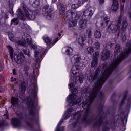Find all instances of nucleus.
<instances>
[{
  "label": "nucleus",
  "instance_id": "nucleus-1",
  "mask_svg": "<svg viewBox=\"0 0 131 131\" xmlns=\"http://www.w3.org/2000/svg\"><path fill=\"white\" fill-rule=\"evenodd\" d=\"M120 45L116 44L115 49V59L112 62L109 67H106V68L103 73H102L101 76L98 79L97 81L95 82L93 85V89L92 90L91 92L89 94L88 99L87 100H94V99L97 97L98 93L100 92V90L102 89V86L107 79L111 75L114 69H116V67L120 64V62L125 57H127L131 53V41H128L126 48L124 50L120 53ZM118 53H120L118 55Z\"/></svg>",
  "mask_w": 131,
  "mask_h": 131
},
{
  "label": "nucleus",
  "instance_id": "nucleus-2",
  "mask_svg": "<svg viewBox=\"0 0 131 131\" xmlns=\"http://www.w3.org/2000/svg\"><path fill=\"white\" fill-rule=\"evenodd\" d=\"M127 27H128V23L126 19L120 16L117 24H110L107 31L109 33H117L118 36H119V33L122 32H125Z\"/></svg>",
  "mask_w": 131,
  "mask_h": 131
},
{
  "label": "nucleus",
  "instance_id": "nucleus-3",
  "mask_svg": "<svg viewBox=\"0 0 131 131\" xmlns=\"http://www.w3.org/2000/svg\"><path fill=\"white\" fill-rule=\"evenodd\" d=\"M37 106L35 103L31 101L28 105V110L30 113L29 115H26L25 116L24 119L27 122V125L33 130V125L36 123H38V117L35 116V109Z\"/></svg>",
  "mask_w": 131,
  "mask_h": 131
},
{
  "label": "nucleus",
  "instance_id": "nucleus-4",
  "mask_svg": "<svg viewBox=\"0 0 131 131\" xmlns=\"http://www.w3.org/2000/svg\"><path fill=\"white\" fill-rule=\"evenodd\" d=\"M23 10L24 11V15L22 13V9L19 8L17 10L16 15L18 19H20V20H22L23 21H25L26 18H27L28 20H32L35 19L36 12L29 10L25 5L23 6Z\"/></svg>",
  "mask_w": 131,
  "mask_h": 131
},
{
  "label": "nucleus",
  "instance_id": "nucleus-5",
  "mask_svg": "<svg viewBox=\"0 0 131 131\" xmlns=\"http://www.w3.org/2000/svg\"><path fill=\"white\" fill-rule=\"evenodd\" d=\"M77 77H78V80L80 82V83H82L83 82V79L84 78L83 77V74H79V69L77 67H73L72 68L71 75L70 76V79L71 82L69 84V88L71 89V88H74V82L77 81Z\"/></svg>",
  "mask_w": 131,
  "mask_h": 131
},
{
  "label": "nucleus",
  "instance_id": "nucleus-6",
  "mask_svg": "<svg viewBox=\"0 0 131 131\" xmlns=\"http://www.w3.org/2000/svg\"><path fill=\"white\" fill-rule=\"evenodd\" d=\"M7 48L9 51L10 58L12 61H14V60L17 64H20V65L24 63V59H25V57L21 51H18V54H14V49L12 46L8 45Z\"/></svg>",
  "mask_w": 131,
  "mask_h": 131
},
{
  "label": "nucleus",
  "instance_id": "nucleus-7",
  "mask_svg": "<svg viewBox=\"0 0 131 131\" xmlns=\"http://www.w3.org/2000/svg\"><path fill=\"white\" fill-rule=\"evenodd\" d=\"M72 94L69 95L67 97V99L69 100L70 103L69 104V107H72V106H74L75 105H78V106H80L81 105V100H82V98H78L77 100H76V94L77 93V89L73 88L72 89Z\"/></svg>",
  "mask_w": 131,
  "mask_h": 131
},
{
  "label": "nucleus",
  "instance_id": "nucleus-8",
  "mask_svg": "<svg viewBox=\"0 0 131 131\" xmlns=\"http://www.w3.org/2000/svg\"><path fill=\"white\" fill-rule=\"evenodd\" d=\"M98 115L92 118L94 121V127H100L103 123V104H100L98 110Z\"/></svg>",
  "mask_w": 131,
  "mask_h": 131
},
{
  "label": "nucleus",
  "instance_id": "nucleus-9",
  "mask_svg": "<svg viewBox=\"0 0 131 131\" xmlns=\"http://www.w3.org/2000/svg\"><path fill=\"white\" fill-rule=\"evenodd\" d=\"M22 38L24 40L23 41L19 40L18 38L15 40V43L16 46L27 47L28 46V45H31V42H32V39H31V37H30V35L28 34L25 33L23 35Z\"/></svg>",
  "mask_w": 131,
  "mask_h": 131
},
{
  "label": "nucleus",
  "instance_id": "nucleus-10",
  "mask_svg": "<svg viewBox=\"0 0 131 131\" xmlns=\"http://www.w3.org/2000/svg\"><path fill=\"white\" fill-rule=\"evenodd\" d=\"M45 56V51L42 50H37L34 52V57L35 58V62L36 63L35 67L36 69H38L40 67V62L42 61V58Z\"/></svg>",
  "mask_w": 131,
  "mask_h": 131
},
{
  "label": "nucleus",
  "instance_id": "nucleus-11",
  "mask_svg": "<svg viewBox=\"0 0 131 131\" xmlns=\"http://www.w3.org/2000/svg\"><path fill=\"white\" fill-rule=\"evenodd\" d=\"M42 14L47 18H54V11L51 8L49 7V5H46L43 6L42 9Z\"/></svg>",
  "mask_w": 131,
  "mask_h": 131
},
{
  "label": "nucleus",
  "instance_id": "nucleus-12",
  "mask_svg": "<svg viewBox=\"0 0 131 131\" xmlns=\"http://www.w3.org/2000/svg\"><path fill=\"white\" fill-rule=\"evenodd\" d=\"M65 17L68 19V20H70V19H72L73 18H75L76 19H79V17H80V15L77 13V12H72L71 10H68L67 13L65 14Z\"/></svg>",
  "mask_w": 131,
  "mask_h": 131
},
{
  "label": "nucleus",
  "instance_id": "nucleus-13",
  "mask_svg": "<svg viewBox=\"0 0 131 131\" xmlns=\"http://www.w3.org/2000/svg\"><path fill=\"white\" fill-rule=\"evenodd\" d=\"M110 58V50L108 49V45L103 49L101 55V59L102 61H106Z\"/></svg>",
  "mask_w": 131,
  "mask_h": 131
},
{
  "label": "nucleus",
  "instance_id": "nucleus-14",
  "mask_svg": "<svg viewBox=\"0 0 131 131\" xmlns=\"http://www.w3.org/2000/svg\"><path fill=\"white\" fill-rule=\"evenodd\" d=\"M81 117V112H78L76 113H75L73 115V118H72V120L76 119L77 118V120L76 122L73 123V126L74 127H76V126H79V124H80V123H79V118Z\"/></svg>",
  "mask_w": 131,
  "mask_h": 131
},
{
  "label": "nucleus",
  "instance_id": "nucleus-15",
  "mask_svg": "<svg viewBox=\"0 0 131 131\" xmlns=\"http://www.w3.org/2000/svg\"><path fill=\"white\" fill-rule=\"evenodd\" d=\"M94 11L93 7H89L83 12V16L86 17V18H88V19H91L92 16H93L94 14Z\"/></svg>",
  "mask_w": 131,
  "mask_h": 131
},
{
  "label": "nucleus",
  "instance_id": "nucleus-16",
  "mask_svg": "<svg viewBox=\"0 0 131 131\" xmlns=\"http://www.w3.org/2000/svg\"><path fill=\"white\" fill-rule=\"evenodd\" d=\"M43 39L45 41V42H46V45L47 46H49V47H53L55 43H56L58 41V38H56L54 42H52V39L49 38V37L47 36H45L43 37Z\"/></svg>",
  "mask_w": 131,
  "mask_h": 131
},
{
  "label": "nucleus",
  "instance_id": "nucleus-17",
  "mask_svg": "<svg viewBox=\"0 0 131 131\" xmlns=\"http://www.w3.org/2000/svg\"><path fill=\"white\" fill-rule=\"evenodd\" d=\"M101 69H102V67L99 66L96 69L95 73L93 75H90V77H88L89 80H95V79L97 78L98 75L100 74V72H101Z\"/></svg>",
  "mask_w": 131,
  "mask_h": 131
},
{
  "label": "nucleus",
  "instance_id": "nucleus-18",
  "mask_svg": "<svg viewBox=\"0 0 131 131\" xmlns=\"http://www.w3.org/2000/svg\"><path fill=\"white\" fill-rule=\"evenodd\" d=\"M11 122L13 127H20L22 125L21 120L18 118H14L12 119Z\"/></svg>",
  "mask_w": 131,
  "mask_h": 131
},
{
  "label": "nucleus",
  "instance_id": "nucleus-19",
  "mask_svg": "<svg viewBox=\"0 0 131 131\" xmlns=\"http://www.w3.org/2000/svg\"><path fill=\"white\" fill-rule=\"evenodd\" d=\"M77 20H78V19H76V18H70V19H68L69 27H74V26H76L77 24Z\"/></svg>",
  "mask_w": 131,
  "mask_h": 131
},
{
  "label": "nucleus",
  "instance_id": "nucleus-20",
  "mask_svg": "<svg viewBox=\"0 0 131 131\" xmlns=\"http://www.w3.org/2000/svg\"><path fill=\"white\" fill-rule=\"evenodd\" d=\"M86 23H88V20L86 19L83 18H81L79 22L80 28H82V29L86 28Z\"/></svg>",
  "mask_w": 131,
  "mask_h": 131
},
{
  "label": "nucleus",
  "instance_id": "nucleus-21",
  "mask_svg": "<svg viewBox=\"0 0 131 131\" xmlns=\"http://www.w3.org/2000/svg\"><path fill=\"white\" fill-rule=\"evenodd\" d=\"M118 7H119V5H118V0H113V5L111 7L112 11L116 12V11L118 10Z\"/></svg>",
  "mask_w": 131,
  "mask_h": 131
},
{
  "label": "nucleus",
  "instance_id": "nucleus-22",
  "mask_svg": "<svg viewBox=\"0 0 131 131\" xmlns=\"http://www.w3.org/2000/svg\"><path fill=\"white\" fill-rule=\"evenodd\" d=\"M63 122V119H62L61 120H60V122L57 125L56 127V129L55 130V131H64V130L65 129V127L64 126L61 127V124H62Z\"/></svg>",
  "mask_w": 131,
  "mask_h": 131
},
{
  "label": "nucleus",
  "instance_id": "nucleus-23",
  "mask_svg": "<svg viewBox=\"0 0 131 131\" xmlns=\"http://www.w3.org/2000/svg\"><path fill=\"white\" fill-rule=\"evenodd\" d=\"M66 55H68V56H72L73 53V49H72V47L67 46L66 48Z\"/></svg>",
  "mask_w": 131,
  "mask_h": 131
},
{
  "label": "nucleus",
  "instance_id": "nucleus-24",
  "mask_svg": "<svg viewBox=\"0 0 131 131\" xmlns=\"http://www.w3.org/2000/svg\"><path fill=\"white\" fill-rule=\"evenodd\" d=\"M72 111H73V110L72 108L67 110V111L64 114V119H68V118L70 117Z\"/></svg>",
  "mask_w": 131,
  "mask_h": 131
},
{
  "label": "nucleus",
  "instance_id": "nucleus-25",
  "mask_svg": "<svg viewBox=\"0 0 131 131\" xmlns=\"http://www.w3.org/2000/svg\"><path fill=\"white\" fill-rule=\"evenodd\" d=\"M31 86H32L33 89H31L32 91V93L34 98H36V95H37V92L35 91V85L34 83H32Z\"/></svg>",
  "mask_w": 131,
  "mask_h": 131
},
{
  "label": "nucleus",
  "instance_id": "nucleus-26",
  "mask_svg": "<svg viewBox=\"0 0 131 131\" xmlns=\"http://www.w3.org/2000/svg\"><path fill=\"white\" fill-rule=\"evenodd\" d=\"M11 104L13 106H16L19 104V100L14 97H11Z\"/></svg>",
  "mask_w": 131,
  "mask_h": 131
},
{
  "label": "nucleus",
  "instance_id": "nucleus-27",
  "mask_svg": "<svg viewBox=\"0 0 131 131\" xmlns=\"http://www.w3.org/2000/svg\"><path fill=\"white\" fill-rule=\"evenodd\" d=\"M59 10L60 14L65 15V6H64L63 4L60 3L59 4Z\"/></svg>",
  "mask_w": 131,
  "mask_h": 131
},
{
  "label": "nucleus",
  "instance_id": "nucleus-28",
  "mask_svg": "<svg viewBox=\"0 0 131 131\" xmlns=\"http://www.w3.org/2000/svg\"><path fill=\"white\" fill-rule=\"evenodd\" d=\"M85 39H86V38L85 37V36L84 35H82L81 37H80L78 39V43L80 45H82L85 41Z\"/></svg>",
  "mask_w": 131,
  "mask_h": 131
},
{
  "label": "nucleus",
  "instance_id": "nucleus-29",
  "mask_svg": "<svg viewBox=\"0 0 131 131\" xmlns=\"http://www.w3.org/2000/svg\"><path fill=\"white\" fill-rule=\"evenodd\" d=\"M75 63H79L81 60V56L80 55H75L73 56Z\"/></svg>",
  "mask_w": 131,
  "mask_h": 131
},
{
  "label": "nucleus",
  "instance_id": "nucleus-30",
  "mask_svg": "<svg viewBox=\"0 0 131 131\" xmlns=\"http://www.w3.org/2000/svg\"><path fill=\"white\" fill-rule=\"evenodd\" d=\"M94 36L95 38H101V36H102L101 32L98 30H96L94 32Z\"/></svg>",
  "mask_w": 131,
  "mask_h": 131
},
{
  "label": "nucleus",
  "instance_id": "nucleus-31",
  "mask_svg": "<svg viewBox=\"0 0 131 131\" xmlns=\"http://www.w3.org/2000/svg\"><path fill=\"white\" fill-rule=\"evenodd\" d=\"M97 65H98V60H97V58H93L91 64V67H97Z\"/></svg>",
  "mask_w": 131,
  "mask_h": 131
},
{
  "label": "nucleus",
  "instance_id": "nucleus-32",
  "mask_svg": "<svg viewBox=\"0 0 131 131\" xmlns=\"http://www.w3.org/2000/svg\"><path fill=\"white\" fill-rule=\"evenodd\" d=\"M30 4L32 6H33V5L39 6V0H30Z\"/></svg>",
  "mask_w": 131,
  "mask_h": 131
},
{
  "label": "nucleus",
  "instance_id": "nucleus-33",
  "mask_svg": "<svg viewBox=\"0 0 131 131\" xmlns=\"http://www.w3.org/2000/svg\"><path fill=\"white\" fill-rule=\"evenodd\" d=\"M20 88L23 92H25L26 91V83L25 82H22L21 83Z\"/></svg>",
  "mask_w": 131,
  "mask_h": 131
},
{
  "label": "nucleus",
  "instance_id": "nucleus-34",
  "mask_svg": "<svg viewBox=\"0 0 131 131\" xmlns=\"http://www.w3.org/2000/svg\"><path fill=\"white\" fill-rule=\"evenodd\" d=\"M86 35H87L88 38H91V37H92V30H91V29L86 30Z\"/></svg>",
  "mask_w": 131,
  "mask_h": 131
},
{
  "label": "nucleus",
  "instance_id": "nucleus-35",
  "mask_svg": "<svg viewBox=\"0 0 131 131\" xmlns=\"http://www.w3.org/2000/svg\"><path fill=\"white\" fill-rule=\"evenodd\" d=\"M126 97H127V95L125 94L120 104V108H121V107H122V105L124 104V102H125V100H126Z\"/></svg>",
  "mask_w": 131,
  "mask_h": 131
},
{
  "label": "nucleus",
  "instance_id": "nucleus-36",
  "mask_svg": "<svg viewBox=\"0 0 131 131\" xmlns=\"http://www.w3.org/2000/svg\"><path fill=\"white\" fill-rule=\"evenodd\" d=\"M11 24H14V25H17L19 24V20L18 18H14L11 20Z\"/></svg>",
  "mask_w": 131,
  "mask_h": 131
},
{
  "label": "nucleus",
  "instance_id": "nucleus-37",
  "mask_svg": "<svg viewBox=\"0 0 131 131\" xmlns=\"http://www.w3.org/2000/svg\"><path fill=\"white\" fill-rule=\"evenodd\" d=\"M86 52H88L89 54H92L94 53V49L93 47H88L85 50Z\"/></svg>",
  "mask_w": 131,
  "mask_h": 131
},
{
  "label": "nucleus",
  "instance_id": "nucleus-38",
  "mask_svg": "<svg viewBox=\"0 0 131 131\" xmlns=\"http://www.w3.org/2000/svg\"><path fill=\"white\" fill-rule=\"evenodd\" d=\"M23 52L25 55H27V56L30 57V51H29V49L23 50Z\"/></svg>",
  "mask_w": 131,
  "mask_h": 131
},
{
  "label": "nucleus",
  "instance_id": "nucleus-39",
  "mask_svg": "<svg viewBox=\"0 0 131 131\" xmlns=\"http://www.w3.org/2000/svg\"><path fill=\"white\" fill-rule=\"evenodd\" d=\"M80 7V5L78 4H74L72 5V9H74V10H76V9H78Z\"/></svg>",
  "mask_w": 131,
  "mask_h": 131
},
{
  "label": "nucleus",
  "instance_id": "nucleus-40",
  "mask_svg": "<svg viewBox=\"0 0 131 131\" xmlns=\"http://www.w3.org/2000/svg\"><path fill=\"white\" fill-rule=\"evenodd\" d=\"M29 70V67L27 66H25L24 67V71L25 74L27 75V76L28 75V71Z\"/></svg>",
  "mask_w": 131,
  "mask_h": 131
},
{
  "label": "nucleus",
  "instance_id": "nucleus-41",
  "mask_svg": "<svg viewBox=\"0 0 131 131\" xmlns=\"http://www.w3.org/2000/svg\"><path fill=\"white\" fill-rule=\"evenodd\" d=\"M10 81L14 83V84H17V79L16 78H14L13 77H11L10 78Z\"/></svg>",
  "mask_w": 131,
  "mask_h": 131
},
{
  "label": "nucleus",
  "instance_id": "nucleus-42",
  "mask_svg": "<svg viewBox=\"0 0 131 131\" xmlns=\"http://www.w3.org/2000/svg\"><path fill=\"white\" fill-rule=\"evenodd\" d=\"M98 57H99V52L97 51L93 54V59H96V60H98Z\"/></svg>",
  "mask_w": 131,
  "mask_h": 131
},
{
  "label": "nucleus",
  "instance_id": "nucleus-43",
  "mask_svg": "<svg viewBox=\"0 0 131 131\" xmlns=\"http://www.w3.org/2000/svg\"><path fill=\"white\" fill-rule=\"evenodd\" d=\"M122 34V35L123 36L122 37V40L123 41H125V40H126V34H123V33H125V32H121Z\"/></svg>",
  "mask_w": 131,
  "mask_h": 131
},
{
  "label": "nucleus",
  "instance_id": "nucleus-44",
  "mask_svg": "<svg viewBox=\"0 0 131 131\" xmlns=\"http://www.w3.org/2000/svg\"><path fill=\"white\" fill-rule=\"evenodd\" d=\"M8 36L10 40H11V41H13V40H14V35L12 33L9 34Z\"/></svg>",
  "mask_w": 131,
  "mask_h": 131
},
{
  "label": "nucleus",
  "instance_id": "nucleus-45",
  "mask_svg": "<svg viewBox=\"0 0 131 131\" xmlns=\"http://www.w3.org/2000/svg\"><path fill=\"white\" fill-rule=\"evenodd\" d=\"M100 46L101 45H100V43L98 42H96L95 43V48L96 49V50H99L100 49Z\"/></svg>",
  "mask_w": 131,
  "mask_h": 131
},
{
  "label": "nucleus",
  "instance_id": "nucleus-46",
  "mask_svg": "<svg viewBox=\"0 0 131 131\" xmlns=\"http://www.w3.org/2000/svg\"><path fill=\"white\" fill-rule=\"evenodd\" d=\"M5 120H0V127H3V126H5Z\"/></svg>",
  "mask_w": 131,
  "mask_h": 131
},
{
  "label": "nucleus",
  "instance_id": "nucleus-47",
  "mask_svg": "<svg viewBox=\"0 0 131 131\" xmlns=\"http://www.w3.org/2000/svg\"><path fill=\"white\" fill-rule=\"evenodd\" d=\"M81 93L82 95H84V94H86L88 93V88H85L83 90L81 91Z\"/></svg>",
  "mask_w": 131,
  "mask_h": 131
},
{
  "label": "nucleus",
  "instance_id": "nucleus-48",
  "mask_svg": "<svg viewBox=\"0 0 131 131\" xmlns=\"http://www.w3.org/2000/svg\"><path fill=\"white\" fill-rule=\"evenodd\" d=\"M102 131H109V127L104 126L102 128Z\"/></svg>",
  "mask_w": 131,
  "mask_h": 131
},
{
  "label": "nucleus",
  "instance_id": "nucleus-49",
  "mask_svg": "<svg viewBox=\"0 0 131 131\" xmlns=\"http://www.w3.org/2000/svg\"><path fill=\"white\" fill-rule=\"evenodd\" d=\"M94 39L90 38H89V41H88V43H89V45H92L93 42H94Z\"/></svg>",
  "mask_w": 131,
  "mask_h": 131
},
{
  "label": "nucleus",
  "instance_id": "nucleus-50",
  "mask_svg": "<svg viewBox=\"0 0 131 131\" xmlns=\"http://www.w3.org/2000/svg\"><path fill=\"white\" fill-rule=\"evenodd\" d=\"M85 2H86V0H79V4H80V5H83Z\"/></svg>",
  "mask_w": 131,
  "mask_h": 131
},
{
  "label": "nucleus",
  "instance_id": "nucleus-51",
  "mask_svg": "<svg viewBox=\"0 0 131 131\" xmlns=\"http://www.w3.org/2000/svg\"><path fill=\"white\" fill-rule=\"evenodd\" d=\"M29 46H30V47H32V48L34 49V50H35V49H36V46L33 45L32 42H31V45H29Z\"/></svg>",
  "mask_w": 131,
  "mask_h": 131
},
{
  "label": "nucleus",
  "instance_id": "nucleus-52",
  "mask_svg": "<svg viewBox=\"0 0 131 131\" xmlns=\"http://www.w3.org/2000/svg\"><path fill=\"white\" fill-rule=\"evenodd\" d=\"M131 105V97H129L128 100V103H127V106H130Z\"/></svg>",
  "mask_w": 131,
  "mask_h": 131
},
{
  "label": "nucleus",
  "instance_id": "nucleus-53",
  "mask_svg": "<svg viewBox=\"0 0 131 131\" xmlns=\"http://www.w3.org/2000/svg\"><path fill=\"white\" fill-rule=\"evenodd\" d=\"M121 12H123L124 11V4L121 5Z\"/></svg>",
  "mask_w": 131,
  "mask_h": 131
},
{
  "label": "nucleus",
  "instance_id": "nucleus-54",
  "mask_svg": "<svg viewBox=\"0 0 131 131\" xmlns=\"http://www.w3.org/2000/svg\"><path fill=\"white\" fill-rule=\"evenodd\" d=\"M108 22H109V19H104L103 20V23H106V25H108Z\"/></svg>",
  "mask_w": 131,
  "mask_h": 131
},
{
  "label": "nucleus",
  "instance_id": "nucleus-55",
  "mask_svg": "<svg viewBox=\"0 0 131 131\" xmlns=\"http://www.w3.org/2000/svg\"><path fill=\"white\" fill-rule=\"evenodd\" d=\"M104 2V0H99V4L100 5H102V4H103Z\"/></svg>",
  "mask_w": 131,
  "mask_h": 131
},
{
  "label": "nucleus",
  "instance_id": "nucleus-56",
  "mask_svg": "<svg viewBox=\"0 0 131 131\" xmlns=\"http://www.w3.org/2000/svg\"><path fill=\"white\" fill-rule=\"evenodd\" d=\"M4 117H5V118H6V119H8V118H9V116H8V115L7 114H5L4 115Z\"/></svg>",
  "mask_w": 131,
  "mask_h": 131
},
{
  "label": "nucleus",
  "instance_id": "nucleus-57",
  "mask_svg": "<svg viewBox=\"0 0 131 131\" xmlns=\"http://www.w3.org/2000/svg\"><path fill=\"white\" fill-rule=\"evenodd\" d=\"M13 75H16V70L14 69L13 70Z\"/></svg>",
  "mask_w": 131,
  "mask_h": 131
},
{
  "label": "nucleus",
  "instance_id": "nucleus-58",
  "mask_svg": "<svg viewBox=\"0 0 131 131\" xmlns=\"http://www.w3.org/2000/svg\"><path fill=\"white\" fill-rule=\"evenodd\" d=\"M10 12L12 16L14 15V12L13 11L12 9H11V11H10Z\"/></svg>",
  "mask_w": 131,
  "mask_h": 131
},
{
  "label": "nucleus",
  "instance_id": "nucleus-59",
  "mask_svg": "<svg viewBox=\"0 0 131 131\" xmlns=\"http://www.w3.org/2000/svg\"><path fill=\"white\" fill-rule=\"evenodd\" d=\"M103 95H104V94L102 92L100 93V96L101 98H102V97H103Z\"/></svg>",
  "mask_w": 131,
  "mask_h": 131
},
{
  "label": "nucleus",
  "instance_id": "nucleus-60",
  "mask_svg": "<svg viewBox=\"0 0 131 131\" xmlns=\"http://www.w3.org/2000/svg\"><path fill=\"white\" fill-rule=\"evenodd\" d=\"M129 20L131 21V12L129 13Z\"/></svg>",
  "mask_w": 131,
  "mask_h": 131
},
{
  "label": "nucleus",
  "instance_id": "nucleus-61",
  "mask_svg": "<svg viewBox=\"0 0 131 131\" xmlns=\"http://www.w3.org/2000/svg\"><path fill=\"white\" fill-rule=\"evenodd\" d=\"M3 89V87L2 86H0V92L2 93L3 91L2 90Z\"/></svg>",
  "mask_w": 131,
  "mask_h": 131
},
{
  "label": "nucleus",
  "instance_id": "nucleus-62",
  "mask_svg": "<svg viewBox=\"0 0 131 131\" xmlns=\"http://www.w3.org/2000/svg\"><path fill=\"white\" fill-rule=\"evenodd\" d=\"M23 26H25V27H27V25H24V24H23Z\"/></svg>",
  "mask_w": 131,
  "mask_h": 131
},
{
  "label": "nucleus",
  "instance_id": "nucleus-63",
  "mask_svg": "<svg viewBox=\"0 0 131 131\" xmlns=\"http://www.w3.org/2000/svg\"><path fill=\"white\" fill-rule=\"evenodd\" d=\"M61 33H58V36L60 37V36H61Z\"/></svg>",
  "mask_w": 131,
  "mask_h": 131
},
{
  "label": "nucleus",
  "instance_id": "nucleus-64",
  "mask_svg": "<svg viewBox=\"0 0 131 131\" xmlns=\"http://www.w3.org/2000/svg\"><path fill=\"white\" fill-rule=\"evenodd\" d=\"M112 46H113V44H111V45H110L111 49V48H112Z\"/></svg>",
  "mask_w": 131,
  "mask_h": 131
}]
</instances>
